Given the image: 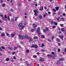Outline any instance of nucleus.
<instances>
[{
    "instance_id": "obj_21",
    "label": "nucleus",
    "mask_w": 66,
    "mask_h": 66,
    "mask_svg": "<svg viewBox=\"0 0 66 66\" xmlns=\"http://www.w3.org/2000/svg\"><path fill=\"white\" fill-rule=\"evenodd\" d=\"M44 44H42V45L40 47H42V48H43L44 47Z\"/></svg>"
},
{
    "instance_id": "obj_28",
    "label": "nucleus",
    "mask_w": 66,
    "mask_h": 66,
    "mask_svg": "<svg viewBox=\"0 0 66 66\" xmlns=\"http://www.w3.org/2000/svg\"><path fill=\"white\" fill-rule=\"evenodd\" d=\"M6 35L7 36H8V37H10V35L8 33H7L6 34Z\"/></svg>"
},
{
    "instance_id": "obj_3",
    "label": "nucleus",
    "mask_w": 66,
    "mask_h": 66,
    "mask_svg": "<svg viewBox=\"0 0 66 66\" xmlns=\"http://www.w3.org/2000/svg\"><path fill=\"white\" fill-rule=\"evenodd\" d=\"M27 37H26L29 39H30V40L29 41V42H32L33 41V39L32 38H30V37L29 36H28L26 35Z\"/></svg>"
},
{
    "instance_id": "obj_24",
    "label": "nucleus",
    "mask_w": 66,
    "mask_h": 66,
    "mask_svg": "<svg viewBox=\"0 0 66 66\" xmlns=\"http://www.w3.org/2000/svg\"><path fill=\"white\" fill-rule=\"evenodd\" d=\"M57 51L58 52H60L61 51V49H60V48H58V49Z\"/></svg>"
},
{
    "instance_id": "obj_41",
    "label": "nucleus",
    "mask_w": 66,
    "mask_h": 66,
    "mask_svg": "<svg viewBox=\"0 0 66 66\" xmlns=\"http://www.w3.org/2000/svg\"><path fill=\"white\" fill-rule=\"evenodd\" d=\"M56 40H57V42H60V39L58 38H57Z\"/></svg>"
},
{
    "instance_id": "obj_42",
    "label": "nucleus",
    "mask_w": 66,
    "mask_h": 66,
    "mask_svg": "<svg viewBox=\"0 0 66 66\" xmlns=\"http://www.w3.org/2000/svg\"><path fill=\"white\" fill-rule=\"evenodd\" d=\"M26 64L27 65H29V63H28V62H26Z\"/></svg>"
},
{
    "instance_id": "obj_19",
    "label": "nucleus",
    "mask_w": 66,
    "mask_h": 66,
    "mask_svg": "<svg viewBox=\"0 0 66 66\" xmlns=\"http://www.w3.org/2000/svg\"><path fill=\"white\" fill-rule=\"evenodd\" d=\"M1 16V17H2V19L3 20H4V19H5V18H4L3 17V15H0Z\"/></svg>"
},
{
    "instance_id": "obj_4",
    "label": "nucleus",
    "mask_w": 66,
    "mask_h": 66,
    "mask_svg": "<svg viewBox=\"0 0 66 66\" xmlns=\"http://www.w3.org/2000/svg\"><path fill=\"white\" fill-rule=\"evenodd\" d=\"M44 59L43 58L41 57L39 59V61L40 62H44Z\"/></svg>"
},
{
    "instance_id": "obj_17",
    "label": "nucleus",
    "mask_w": 66,
    "mask_h": 66,
    "mask_svg": "<svg viewBox=\"0 0 66 66\" xmlns=\"http://www.w3.org/2000/svg\"><path fill=\"white\" fill-rule=\"evenodd\" d=\"M59 37H60V38H61V39H62V38H63L64 37V36H59Z\"/></svg>"
},
{
    "instance_id": "obj_45",
    "label": "nucleus",
    "mask_w": 66,
    "mask_h": 66,
    "mask_svg": "<svg viewBox=\"0 0 66 66\" xmlns=\"http://www.w3.org/2000/svg\"><path fill=\"white\" fill-rule=\"evenodd\" d=\"M51 54H53V55L54 54V53L53 52H51Z\"/></svg>"
},
{
    "instance_id": "obj_31",
    "label": "nucleus",
    "mask_w": 66,
    "mask_h": 66,
    "mask_svg": "<svg viewBox=\"0 0 66 66\" xmlns=\"http://www.w3.org/2000/svg\"><path fill=\"white\" fill-rule=\"evenodd\" d=\"M61 19L62 21H64V18L62 17L61 18Z\"/></svg>"
},
{
    "instance_id": "obj_8",
    "label": "nucleus",
    "mask_w": 66,
    "mask_h": 66,
    "mask_svg": "<svg viewBox=\"0 0 66 66\" xmlns=\"http://www.w3.org/2000/svg\"><path fill=\"white\" fill-rule=\"evenodd\" d=\"M40 31V27H39L37 30L36 32L37 33H38Z\"/></svg>"
},
{
    "instance_id": "obj_40",
    "label": "nucleus",
    "mask_w": 66,
    "mask_h": 66,
    "mask_svg": "<svg viewBox=\"0 0 66 66\" xmlns=\"http://www.w3.org/2000/svg\"><path fill=\"white\" fill-rule=\"evenodd\" d=\"M24 28V26H23L22 27V28H21V30H22V29H23Z\"/></svg>"
},
{
    "instance_id": "obj_57",
    "label": "nucleus",
    "mask_w": 66,
    "mask_h": 66,
    "mask_svg": "<svg viewBox=\"0 0 66 66\" xmlns=\"http://www.w3.org/2000/svg\"><path fill=\"white\" fill-rule=\"evenodd\" d=\"M20 43L21 45H22V44H23V43L22 42H20Z\"/></svg>"
},
{
    "instance_id": "obj_12",
    "label": "nucleus",
    "mask_w": 66,
    "mask_h": 66,
    "mask_svg": "<svg viewBox=\"0 0 66 66\" xmlns=\"http://www.w3.org/2000/svg\"><path fill=\"white\" fill-rule=\"evenodd\" d=\"M33 27L34 28H35V27H37V25H36L35 24H34L33 25Z\"/></svg>"
},
{
    "instance_id": "obj_14",
    "label": "nucleus",
    "mask_w": 66,
    "mask_h": 66,
    "mask_svg": "<svg viewBox=\"0 0 66 66\" xmlns=\"http://www.w3.org/2000/svg\"><path fill=\"white\" fill-rule=\"evenodd\" d=\"M47 15V13H45V14L43 15V16L44 17H46V16Z\"/></svg>"
},
{
    "instance_id": "obj_32",
    "label": "nucleus",
    "mask_w": 66,
    "mask_h": 66,
    "mask_svg": "<svg viewBox=\"0 0 66 66\" xmlns=\"http://www.w3.org/2000/svg\"><path fill=\"white\" fill-rule=\"evenodd\" d=\"M20 4H21V2H19L18 5L19 6H20Z\"/></svg>"
},
{
    "instance_id": "obj_18",
    "label": "nucleus",
    "mask_w": 66,
    "mask_h": 66,
    "mask_svg": "<svg viewBox=\"0 0 66 66\" xmlns=\"http://www.w3.org/2000/svg\"><path fill=\"white\" fill-rule=\"evenodd\" d=\"M11 37H14V36H15V34H11Z\"/></svg>"
},
{
    "instance_id": "obj_2",
    "label": "nucleus",
    "mask_w": 66,
    "mask_h": 66,
    "mask_svg": "<svg viewBox=\"0 0 66 66\" xmlns=\"http://www.w3.org/2000/svg\"><path fill=\"white\" fill-rule=\"evenodd\" d=\"M31 48H33L34 47L36 49H37L38 48V46L37 45H32L31 47Z\"/></svg>"
},
{
    "instance_id": "obj_27",
    "label": "nucleus",
    "mask_w": 66,
    "mask_h": 66,
    "mask_svg": "<svg viewBox=\"0 0 66 66\" xmlns=\"http://www.w3.org/2000/svg\"><path fill=\"white\" fill-rule=\"evenodd\" d=\"M60 61H58L57 62V64H60Z\"/></svg>"
},
{
    "instance_id": "obj_56",
    "label": "nucleus",
    "mask_w": 66,
    "mask_h": 66,
    "mask_svg": "<svg viewBox=\"0 0 66 66\" xmlns=\"http://www.w3.org/2000/svg\"><path fill=\"white\" fill-rule=\"evenodd\" d=\"M2 21L1 20H0V23H2Z\"/></svg>"
},
{
    "instance_id": "obj_22",
    "label": "nucleus",
    "mask_w": 66,
    "mask_h": 66,
    "mask_svg": "<svg viewBox=\"0 0 66 66\" xmlns=\"http://www.w3.org/2000/svg\"><path fill=\"white\" fill-rule=\"evenodd\" d=\"M41 37L42 38H45V36L44 35H42L41 36Z\"/></svg>"
},
{
    "instance_id": "obj_59",
    "label": "nucleus",
    "mask_w": 66,
    "mask_h": 66,
    "mask_svg": "<svg viewBox=\"0 0 66 66\" xmlns=\"http://www.w3.org/2000/svg\"><path fill=\"white\" fill-rule=\"evenodd\" d=\"M2 30H3V29H2V28H0V30L2 31Z\"/></svg>"
},
{
    "instance_id": "obj_7",
    "label": "nucleus",
    "mask_w": 66,
    "mask_h": 66,
    "mask_svg": "<svg viewBox=\"0 0 66 66\" xmlns=\"http://www.w3.org/2000/svg\"><path fill=\"white\" fill-rule=\"evenodd\" d=\"M5 36V34H4V32H2L1 36L2 37L3 36Z\"/></svg>"
},
{
    "instance_id": "obj_50",
    "label": "nucleus",
    "mask_w": 66,
    "mask_h": 66,
    "mask_svg": "<svg viewBox=\"0 0 66 66\" xmlns=\"http://www.w3.org/2000/svg\"><path fill=\"white\" fill-rule=\"evenodd\" d=\"M63 16H66V14L65 13H63Z\"/></svg>"
},
{
    "instance_id": "obj_54",
    "label": "nucleus",
    "mask_w": 66,
    "mask_h": 66,
    "mask_svg": "<svg viewBox=\"0 0 66 66\" xmlns=\"http://www.w3.org/2000/svg\"><path fill=\"white\" fill-rule=\"evenodd\" d=\"M11 12H13V11H14V10L12 9H11Z\"/></svg>"
},
{
    "instance_id": "obj_37",
    "label": "nucleus",
    "mask_w": 66,
    "mask_h": 66,
    "mask_svg": "<svg viewBox=\"0 0 66 66\" xmlns=\"http://www.w3.org/2000/svg\"><path fill=\"white\" fill-rule=\"evenodd\" d=\"M17 48H18V47H14V49L15 50H16V49H17Z\"/></svg>"
},
{
    "instance_id": "obj_20",
    "label": "nucleus",
    "mask_w": 66,
    "mask_h": 66,
    "mask_svg": "<svg viewBox=\"0 0 66 66\" xmlns=\"http://www.w3.org/2000/svg\"><path fill=\"white\" fill-rule=\"evenodd\" d=\"M34 31H35V30H34V29H31V32H33Z\"/></svg>"
},
{
    "instance_id": "obj_35",
    "label": "nucleus",
    "mask_w": 66,
    "mask_h": 66,
    "mask_svg": "<svg viewBox=\"0 0 66 66\" xmlns=\"http://www.w3.org/2000/svg\"><path fill=\"white\" fill-rule=\"evenodd\" d=\"M38 38V37H35L34 38V39H37Z\"/></svg>"
},
{
    "instance_id": "obj_16",
    "label": "nucleus",
    "mask_w": 66,
    "mask_h": 66,
    "mask_svg": "<svg viewBox=\"0 0 66 66\" xmlns=\"http://www.w3.org/2000/svg\"><path fill=\"white\" fill-rule=\"evenodd\" d=\"M6 61H10V59L8 58H7L6 59Z\"/></svg>"
},
{
    "instance_id": "obj_13",
    "label": "nucleus",
    "mask_w": 66,
    "mask_h": 66,
    "mask_svg": "<svg viewBox=\"0 0 66 66\" xmlns=\"http://www.w3.org/2000/svg\"><path fill=\"white\" fill-rule=\"evenodd\" d=\"M34 12L35 13H38V11L36 10H34Z\"/></svg>"
},
{
    "instance_id": "obj_34",
    "label": "nucleus",
    "mask_w": 66,
    "mask_h": 66,
    "mask_svg": "<svg viewBox=\"0 0 66 66\" xmlns=\"http://www.w3.org/2000/svg\"><path fill=\"white\" fill-rule=\"evenodd\" d=\"M29 52V50H27L26 51L27 53H28Z\"/></svg>"
},
{
    "instance_id": "obj_15",
    "label": "nucleus",
    "mask_w": 66,
    "mask_h": 66,
    "mask_svg": "<svg viewBox=\"0 0 66 66\" xmlns=\"http://www.w3.org/2000/svg\"><path fill=\"white\" fill-rule=\"evenodd\" d=\"M55 8L56 11H58V10L59 9V7H55Z\"/></svg>"
},
{
    "instance_id": "obj_49",
    "label": "nucleus",
    "mask_w": 66,
    "mask_h": 66,
    "mask_svg": "<svg viewBox=\"0 0 66 66\" xmlns=\"http://www.w3.org/2000/svg\"><path fill=\"white\" fill-rule=\"evenodd\" d=\"M34 15H35V16H37V13H35Z\"/></svg>"
},
{
    "instance_id": "obj_47",
    "label": "nucleus",
    "mask_w": 66,
    "mask_h": 66,
    "mask_svg": "<svg viewBox=\"0 0 66 66\" xmlns=\"http://www.w3.org/2000/svg\"><path fill=\"white\" fill-rule=\"evenodd\" d=\"M56 19H57V21H59V19H60V17H58V19L56 18Z\"/></svg>"
},
{
    "instance_id": "obj_58",
    "label": "nucleus",
    "mask_w": 66,
    "mask_h": 66,
    "mask_svg": "<svg viewBox=\"0 0 66 66\" xmlns=\"http://www.w3.org/2000/svg\"><path fill=\"white\" fill-rule=\"evenodd\" d=\"M5 18H7V16H6V15H5Z\"/></svg>"
},
{
    "instance_id": "obj_39",
    "label": "nucleus",
    "mask_w": 66,
    "mask_h": 66,
    "mask_svg": "<svg viewBox=\"0 0 66 66\" xmlns=\"http://www.w3.org/2000/svg\"><path fill=\"white\" fill-rule=\"evenodd\" d=\"M54 38V36H53L52 37V40H53V39Z\"/></svg>"
},
{
    "instance_id": "obj_60",
    "label": "nucleus",
    "mask_w": 66,
    "mask_h": 66,
    "mask_svg": "<svg viewBox=\"0 0 66 66\" xmlns=\"http://www.w3.org/2000/svg\"><path fill=\"white\" fill-rule=\"evenodd\" d=\"M48 14H51V12H48Z\"/></svg>"
},
{
    "instance_id": "obj_44",
    "label": "nucleus",
    "mask_w": 66,
    "mask_h": 66,
    "mask_svg": "<svg viewBox=\"0 0 66 66\" xmlns=\"http://www.w3.org/2000/svg\"><path fill=\"white\" fill-rule=\"evenodd\" d=\"M18 17H17V18H15V21H17V19H18Z\"/></svg>"
},
{
    "instance_id": "obj_64",
    "label": "nucleus",
    "mask_w": 66,
    "mask_h": 66,
    "mask_svg": "<svg viewBox=\"0 0 66 66\" xmlns=\"http://www.w3.org/2000/svg\"><path fill=\"white\" fill-rule=\"evenodd\" d=\"M64 51L66 52V48H65L64 50Z\"/></svg>"
},
{
    "instance_id": "obj_11",
    "label": "nucleus",
    "mask_w": 66,
    "mask_h": 66,
    "mask_svg": "<svg viewBox=\"0 0 66 66\" xmlns=\"http://www.w3.org/2000/svg\"><path fill=\"white\" fill-rule=\"evenodd\" d=\"M59 60L60 61H64V59L63 58H62L60 59H59Z\"/></svg>"
},
{
    "instance_id": "obj_26",
    "label": "nucleus",
    "mask_w": 66,
    "mask_h": 66,
    "mask_svg": "<svg viewBox=\"0 0 66 66\" xmlns=\"http://www.w3.org/2000/svg\"><path fill=\"white\" fill-rule=\"evenodd\" d=\"M37 57V56L36 55H33V57H34V58H36Z\"/></svg>"
},
{
    "instance_id": "obj_6",
    "label": "nucleus",
    "mask_w": 66,
    "mask_h": 66,
    "mask_svg": "<svg viewBox=\"0 0 66 66\" xmlns=\"http://www.w3.org/2000/svg\"><path fill=\"white\" fill-rule=\"evenodd\" d=\"M46 30L44 29L43 30L44 32V33H46V32H47V31H48V30H49V29L47 28H46Z\"/></svg>"
},
{
    "instance_id": "obj_9",
    "label": "nucleus",
    "mask_w": 66,
    "mask_h": 66,
    "mask_svg": "<svg viewBox=\"0 0 66 66\" xmlns=\"http://www.w3.org/2000/svg\"><path fill=\"white\" fill-rule=\"evenodd\" d=\"M38 17L39 19H42V16L41 14H40L38 15Z\"/></svg>"
},
{
    "instance_id": "obj_5",
    "label": "nucleus",
    "mask_w": 66,
    "mask_h": 66,
    "mask_svg": "<svg viewBox=\"0 0 66 66\" xmlns=\"http://www.w3.org/2000/svg\"><path fill=\"white\" fill-rule=\"evenodd\" d=\"M51 23L53 24H54L55 25H57V23L54 22L53 21L51 22Z\"/></svg>"
},
{
    "instance_id": "obj_36",
    "label": "nucleus",
    "mask_w": 66,
    "mask_h": 66,
    "mask_svg": "<svg viewBox=\"0 0 66 66\" xmlns=\"http://www.w3.org/2000/svg\"><path fill=\"white\" fill-rule=\"evenodd\" d=\"M56 28V27L55 26H53L52 27L53 29H54Z\"/></svg>"
},
{
    "instance_id": "obj_1",
    "label": "nucleus",
    "mask_w": 66,
    "mask_h": 66,
    "mask_svg": "<svg viewBox=\"0 0 66 66\" xmlns=\"http://www.w3.org/2000/svg\"><path fill=\"white\" fill-rule=\"evenodd\" d=\"M19 36L21 39H25L26 37H27V35L26 36H23V37L22 35H19Z\"/></svg>"
},
{
    "instance_id": "obj_61",
    "label": "nucleus",
    "mask_w": 66,
    "mask_h": 66,
    "mask_svg": "<svg viewBox=\"0 0 66 66\" xmlns=\"http://www.w3.org/2000/svg\"><path fill=\"white\" fill-rule=\"evenodd\" d=\"M12 22H13V21H14V19H12Z\"/></svg>"
},
{
    "instance_id": "obj_53",
    "label": "nucleus",
    "mask_w": 66,
    "mask_h": 66,
    "mask_svg": "<svg viewBox=\"0 0 66 66\" xmlns=\"http://www.w3.org/2000/svg\"><path fill=\"white\" fill-rule=\"evenodd\" d=\"M44 51L45 50H41V51H42V52H44Z\"/></svg>"
},
{
    "instance_id": "obj_46",
    "label": "nucleus",
    "mask_w": 66,
    "mask_h": 66,
    "mask_svg": "<svg viewBox=\"0 0 66 66\" xmlns=\"http://www.w3.org/2000/svg\"><path fill=\"white\" fill-rule=\"evenodd\" d=\"M53 11L54 12H56V10H55L54 9H53Z\"/></svg>"
},
{
    "instance_id": "obj_30",
    "label": "nucleus",
    "mask_w": 66,
    "mask_h": 66,
    "mask_svg": "<svg viewBox=\"0 0 66 66\" xmlns=\"http://www.w3.org/2000/svg\"><path fill=\"white\" fill-rule=\"evenodd\" d=\"M7 19L8 20H9V21H10V17H9V16L8 17Z\"/></svg>"
},
{
    "instance_id": "obj_23",
    "label": "nucleus",
    "mask_w": 66,
    "mask_h": 66,
    "mask_svg": "<svg viewBox=\"0 0 66 66\" xmlns=\"http://www.w3.org/2000/svg\"><path fill=\"white\" fill-rule=\"evenodd\" d=\"M39 10L40 11H43V7H42L41 8V9L40 8V9Z\"/></svg>"
},
{
    "instance_id": "obj_62",
    "label": "nucleus",
    "mask_w": 66,
    "mask_h": 66,
    "mask_svg": "<svg viewBox=\"0 0 66 66\" xmlns=\"http://www.w3.org/2000/svg\"><path fill=\"white\" fill-rule=\"evenodd\" d=\"M55 14H56V13L55 12L53 13V15H55Z\"/></svg>"
},
{
    "instance_id": "obj_10",
    "label": "nucleus",
    "mask_w": 66,
    "mask_h": 66,
    "mask_svg": "<svg viewBox=\"0 0 66 66\" xmlns=\"http://www.w3.org/2000/svg\"><path fill=\"white\" fill-rule=\"evenodd\" d=\"M18 26L19 27H21L22 26V23H20L18 25Z\"/></svg>"
},
{
    "instance_id": "obj_63",
    "label": "nucleus",
    "mask_w": 66,
    "mask_h": 66,
    "mask_svg": "<svg viewBox=\"0 0 66 66\" xmlns=\"http://www.w3.org/2000/svg\"><path fill=\"white\" fill-rule=\"evenodd\" d=\"M24 18H25L26 19V18H27V17L26 16H24Z\"/></svg>"
},
{
    "instance_id": "obj_33",
    "label": "nucleus",
    "mask_w": 66,
    "mask_h": 66,
    "mask_svg": "<svg viewBox=\"0 0 66 66\" xmlns=\"http://www.w3.org/2000/svg\"><path fill=\"white\" fill-rule=\"evenodd\" d=\"M64 28H62L61 29V31H62V32H64Z\"/></svg>"
},
{
    "instance_id": "obj_29",
    "label": "nucleus",
    "mask_w": 66,
    "mask_h": 66,
    "mask_svg": "<svg viewBox=\"0 0 66 66\" xmlns=\"http://www.w3.org/2000/svg\"><path fill=\"white\" fill-rule=\"evenodd\" d=\"M47 56L48 57H50V56H51V55L48 54L47 55Z\"/></svg>"
},
{
    "instance_id": "obj_38",
    "label": "nucleus",
    "mask_w": 66,
    "mask_h": 66,
    "mask_svg": "<svg viewBox=\"0 0 66 66\" xmlns=\"http://www.w3.org/2000/svg\"><path fill=\"white\" fill-rule=\"evenodd\" d=\"M13 59H14V60H15V59H16V56H14Z\"/></svg>"
},
{
    "instance_id": "obj_25",
    "label": "nucleus",
    "mask_w": 66,
    "mask_h": 66,
    "mask_svg": "<svg viewBox=\"0 0 66 66\" xmlns=\"http://www.w3.org/2000/svg\"><path fill=\"white\" fill-rule=\"evenodd\" d=\"M2 6L3 7H4L5 6V4L4 3L2 5Z\"/></svg>"
},
{
    "instance_id": "obj_52",
    "label": "nucleus",
    "mask_w": 66,
    "mask_h": 66,
    "mask_svg": "<svg viewBox=\"0 0 66 66\" xmlns=\"http://www.w3.org/2000/svg\"><path fill=\"white\" fill-rule=\"evenodd\" d=\"M24 15H27V13H25L24 14Z\"/></svg>"
},
{
    "instance_id": "obj_43",
    "label": "nucleus",
    "mask_w": 66,
    "mask_h": 66,
    "mask_svg": "<svg viewBox=\"0 0 66 66\" xmlns=\"http://www.w3.org/2000/svg\"><path fill=\"white\" fill-rule=\"evenodd\" d=\"M1 48L3 49H5V47H4L3 46H2Z\"/></svg>"
},
{
    "instance_id": "obj_55",
    "label": "nucleus",
    "mask_w": 66,
    "mask_h": 66,
    "mask_svg": "<svg viewBox=\"0 0 66 66\" xmlns=\"http://www.w3.org/2000/svg\"><path fill=\"white\" fill-rule=\"evenodd\" d=\"M60 25L61 27H63V24H60Z\"/></svg>"
},
{
    "instance_id": "obj_51",
    "label": "nucleus",
    "mask_w": 66,
    "mask_h": 66,
    "mask_svg": "<svg viewBox=\"0 0 66 66\" xmlns=\"http://www.w3.org/2000/svg\"><path fill=\"white\" fill-rule=\"evenodd\" d=\"M58 46H61V44H60V43H58Z\"/></svg>"
},
{
    "instance_id": "obj_48",
    "label": "nucleus",
    "mask_w": 66,
    "mask_h": 66,
    "mask_svg": "<svg viewBox=\"0 0 66 66\" xmlns=\"http://www.w3.org/2000/svg\"><path fill=\"white\" fill-rule=\"evenodd\" d=\"M15 52H13L12 53V55H14V54H15Z\"/></svg>"
}]
</instances>
